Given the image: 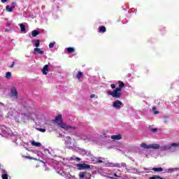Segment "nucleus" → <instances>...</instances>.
I'll return each instance as SVG.
<instances>
[{"label":"nucleus","instance_id":"0eeeda50","mask_svg":"<svg viewBox=\"0 0 179 179\" xmlns=\"http://www.w3.org/2000/svg\"><path fill=\"white\" fill-rule=\"evenodd\" d=\"M121 106H122V102L120 100H116L113 104V107L117 108V110L121 108Z\"/></svg>","mask_w":179,"mask_h":179},{"label":"nucleus","instance_id":"e433bc0d","mask_svg":"<svg viewBox=\"0 0 179 179\" xmlns=\"http://www.w3.org/2000/svg\"><path fill=\"white\" fill-rule=\"evenodd\" d=\"M75 158H76L75 156H73L70 158V160L71 161L75 160Z\"/></svg>","mask_w":179,"mask_h":179},{"label":"nucleus","instance_id":"ea45409f","mask_svg":"<svg viewBox=\"0 0 179 179\" xmlns=\"http://www.w3.org/2000/svg\"><path fill=\"white\" fill-rule=\"evenodd\" d=\"M98 163H103V161L102 160H99Z\"/></svg>","mask_w":179,"mask_h":179},{"label":"nucleus","instance_id":"f8f14e48","mask_svg":"<svg viewBox=\"0 0 179 179\" xmlns=\"http://www.w3.org/2000/svg\"><path fill=\"white\" fill-rule=\"evenodd\" d=\"M40 34V31L38 30H33L31 32L32 37H36V36H38Z\"/></svg>","mask_w":179,"mask_h":179},{"label":"nucleus","instance_id":"7ed1b4c3","mask_svg":"<svg viewBox=\"0 0 179 179\" xmlns=\"http://www.w3.org/2000/svg\"><path fill=\"white\" fill-rule=\"evenodd\" d=\"M141 148H143V149H160V145L159 144H150L148 145L145 143L141 144Z\"/></svg>","mask_w":179,"mask_h":179},{"label":"nucleus","instance_id":"4c0bfd02","mask_svg":"<svg viewBox=\"0 0 179 179\" xmlns=\"http://www.w3.org/2000/svg\"><path fill=\"white\" fill-rule=\"evenodd\" d=\"M1 1L2 2V3H5V2H8V0H1Z\"/></svg>","mask_w":179,"mask_h":179},{"label":"nucleus","instance_id":"7c9ffc66","mask_svg":"<svg viewBox=\"0 0 179 179\" xmlns=\"http://www.w3.org/2000/svg\"><path fill=\"white\" fill-rule=\"evenodd\" d=\"M41 132H45V129H38Z\"/></svg>","mask_w":179,"mask_h":179},{"label":"nucleus","instance_id":"2eb2a0df","mask_svg":"<svg viewBox=\"0 0 179 179\" xmlns=\"http://www.w3.org/2000/svg\"><path fill=\"white\" fill-rule=\"evenodd\" d=\"M76 78L78 80L82 79V78H83V73H82L81 71H78L77 75H76Z\"/></svg>","mask_w":179,"mask_h":179},{"label":"nucleus","instance_id":"bb28decb","mask_svg":"<svg viewBox=\"0 0 179 179\" xmlns=\"http://www.w3.org/2000/svg\"><path fill=\"white\" fill-rule=\"evenodd\" d=\"M124 86H125V84H124L123 82H120V84H119V87L122 89V87H124Z\"/></svg>","mask_w":179,"mask_h":179},{"label":"nucleus","instance_id":"6e6552de","mask_svg":"<svg viewBox=\"0 0 179 179\" xmlns=\"http://www.w3.org/2000/svg\"><path fill=\"white\" fill-rule=\"evenodd\" d=\"M10 93H11V96H13V97H15V99H17V90H16L15 87H12L11 90H10Z\"/></svg>","mask_w":179,"mask_h":179},{"label":"nucleus","instance_id":"f03ea898","mask_svg":"<svg viewBox=\"0 0 179 179\" xmlns=\"http://www.w3.org/2000/svg\"><path fill=\"white\" fill-rule=\"evenodd\" d=\"M122 90V88H120V87L115 88L113 91H108V94L109 96H112V97H114V99H120L121 97V92Z\"/></svg>","mask_w":179,"mask_h":179},{"label":"nucleus","instance_id":"20e7f679","mask_svg":"<svg viewBox=\"0 0 179 179\" xmlns=\"http://www.w3.org/2000/svg\"><path fill=\"white\" fill-rule=\"evenodd\" d=\"M76 167L78 170H89V169H91L90 165L83 163V164H77Z\"/></svg>","mask_w":179,"mask_h":179},{"label":"nucleus","instance_id":"412c9836","mask_svg":"<svg viewBox=\"0 0 179 179\" xmlns=\"http://www.w3.org/2000/svg\"><path fill=\"white\" fill-rule=\"evenodd\" d=\"M33 43L35 45V47H36V48L38 47H40V41L39 40L33 41Z\"/></svg>","mask_w":179,"mask_h":179},{"label":"nucleus","instance_id":"f257e3e1","mask_svg":"<svg viewBox=\"0 0 179 179\" xmlns=\"http://www.w3.org/2000/svg\"><path fill=\"white\" fill-rule=\"evenodd\" d=\"M53 122L57 124V125L64 129L65 131H69V129H76V127L67 125L66 124L62 122V115L59 114L57 116L55 117L54 120H52Z\"/></svg>","mask_w":179,"mask_h":179},{"label":"nucleus","instance_id":"2f4dec72","mask_svg":"<svg viewBox=\"0 0 179 179\" xmlns=\"http://www.w3.org/2000/svg\"><path fill=\"white\" fill-rule=\"evenodd\" d=\"M110 87H111V89H115V84H111Z\"/></svg>","mask_w":179,"mask_h":179},{"label":"nucleus","instance_id":"a19ab883","mask_svg":"<svg viewBox=\"0 0 179 179\" xmlns=\"http://www.w3.org/2000/svg\"><path fill=\"white\" fill-rule=\"evenodd\" d=\"M68 139H71V137L70 136H67L66 137Z\"/></svg>","mask_w":179,"mask_h":179},{"label":"nucleus","instance_id":"c9c22d12","mask_svg":"<svg viewBox=\"0 0 179 179\" xmlns=\"http://www.w3.org/2000/svg\"><path fill=\"white\" fill-rule=\"evenodd\" d=\"M152 132H156L157 131V129L156 128L152 129Z\"/></svg>","mask_w":179,"mask_h":179},{"label":"nucleus","instance_id":"a878e982","mask_svg":"<svg viewBox=\"0 0 179 179\" xmlns=\"http://www.w3.org/2000/svg\"><path fill=\"white\" fill-rule=\"evenodd\" d=\"M55 45V42L50 43L49 44V48H54V45Z\"/></svg>","mask_w":179,"mask_h":179},{"label":"nucleus","instance_id":"ddd939ff","mask_svg":"<svg viewBox=\"0 0 179 179\" xmlns=\"http://www.w3.org/2000/svg\"><path fill=\"white\" fill-rule=\"evenodd\" d=\"M41 72L43 73V75H47V73H48V72H50V68H43L41 70Z\"/></svg>","mask_w":179,"mask_h":179},{"label":"nucleus","instance_id":"9b49d317","mask_svg":"<svg viewBox=\"0 0 179 179\" xmlns=\"http://www.w3.org/2000/svg\"><path fill=\"white\" fill-rule=\"evenodd\" d=\"M114 177H110V179H122V176H121V174L117 175V173L113 174Z\"/></svg>","mask_w":179,"mask_h":179},{"label":"nucleus","instance_id":"dca6fc26","mask_svg":"<svg viewBox=\"0 0 179 179\" xmlns=\"http://www.w3.org/2000/svg\"><path fill=\"white\" fill-rule=\"evenodd\" d=\"M99 33H106V27H104V26L99 27Z\"/></svg>","mask_w":179,"mask_h":179},{"label":"nucleus","instance_id":"72a5a7b5","mask_svg":"<svg viewBox=\"0 0 179 179\" xmlns=\"http://www.w3.org/2000/svg\"><path fill=\"white\" fill-rule=\"evenodd\" d=\"M94 97H96V95L94 94L90 95V99H94Z\"/></svg>","mask_w":179,"mask_h":179},{"label":"nucleus","instance_id":"5701e85b","mask_svg":"<svg viewBox=\"0 0 179 179\" xmlns=\"http://www.w3.org/2000/svg\"><path fill=\"white\" fill-rule=\"evenodd\" d=\"M6 9L7 12H13V8L9 6H6Z\"/></svg>","mask_w":179,"mask_h":179},{"label":"nucleus","instance_id":"39448f33","mask_svg":"<svg viewBox=\"0 0 179 179\" xmlns=\"http://www.w3.org/2000/svg\"><path fill=\"white\" fill-rule=\"evenodd\" d=\"M177 146H179V143H171L169 144V145H163L162 147H161V150H170V149H171V148H177Z\"/></svg>","mask_w":179,"mask_h":179},{"label":"nucleus","instance_id":"473e14b6","mask_svg":"<svg viewBox=\"0 0 179 179\" xmlns=\"http://www.w3.org/2000/svg\"><path fill=\"white\" fill-rule=\"evenodd\" d=\"M75 160H76V162H80L81 159L79 158V157H76V158H75Z\"/></svg>","mask_w":179,"mask_h":179},{"label":"nucleus","instance_id":"aec40b11","mask_svg":"<svg viewBox=\"0 0 179 179\" xmlns=\"http://www.w3.org/2000/svg\"><path fill=\"white\" fill-rule=\"evenodd\" d=\"M20 27L22 33H24V31H26V27L24 26V24H20Z\"/></svg>","mask_w":179,"mask_h":179},{"label":"nucleus","instance_id":"4468645a","mask_svg":"<svg viewBox=\"0 0 179 179\" xmlns=\"http://www.w3.org/2000/svg\"><path fill=\"white\" fill-rule=\"evenodd\" d=\"M32 146H35L36 148H40L41 146V143H37L36 141L31 142Z\"/></svg>","mask_w":179,"mask_h":179},{"label":"nucleus","instance_id":"c85d7f7f","mask_svg":"<svg viewBox=\"0 0 179 179\" xmlns=\"http://www.w3.org/2000/svg\"><path fill=\"white\" fill-rule=\"evenodd\" d=\"M15 6H16V3H15V2L11 3V7H12L13 9H15Z\"/></svg>","mask_w":179,"mask_h":179},{"label":"nucleus","instance_id":"f704fd0d","mask_svg":"<svg viewBox=\"0 0 179 179\" xmlns=\"http://www.w3.org/2000/svg\"><path fill=\"white\" fill-rule=\"evenodd\" d=\"M15 66V62H13V64L10 65V68H13Z\"/></svg>","mask_w":179,"mask_h":179},{"label":"nucleus","instance_id":"4be33fe9","mask_svg":"<svg viewBox=\"0 0 179 179\" xmlns=\"http://www.w3.org/2000/svg\"><path fill=\"white\" fill-rule=\"evenodd\" d=\"M152 112L155 115L160 114V112L156 110V106L152 107Z\"/></svg>","mask_w":179,"mask_h":179},{"label":"nucleus","instance_id":"cd10ccee","mask_svg":"<svg viewBox=\"0 0 179 179\" xmlns=\"http://www.w3.org/2000/svg\"><path fill=\"white\" fill-rule=\"evenodd\" d=\"M24 158L29 159V160H34V158L33 157H30V156H25Z\"/></svg>","mask_w":179,"mask_h":179},{"label":"nucleus","instance_id":"a211bd4d","mask_svg":"<svg viewBox=\"0 0 179 179\" xmlns=\"http://www.w3.org/2000/svg\"><path fill=\"white\" fill-rule=\"evenodd\" d=\"M152 171L160 173V171H163V168H162V167H159V168H152Z\"/></svg>","mask_w":179,"mask_h":179},{"label":"nucleus","instance_id":"c756f323","mask_svg":"<svg viewBox=\"0 0 179 179\" xmlns=\"http://www.w3.org/2000/svg\"><path fill=\"white\" fill-rule=\"evenodd\" d=\"M12 24V22H7L6 24V27H9V26H10Z\"/></svg>","mask_w":179,"mask_h":179},{"label":"nucleus","instance_id":"f3484780","mask_svg":"<svg viewBox=\"0 0 179 179\" xmlns=\"http://www.w3.org/2000/svg\"><path fill=\"white\" fill-rule=\"evenodd\" d=\"M66 50L69 54L75 52V48H66Z\"/></svg>","mask_w":179,"mask_h":179},{"label":"nucleus","instance_id":"58836bf2","mask_svg":"<svg viewBox=\"0 0 179 179\" xmlns=\"http://www.w3.org/2000/svg\"><path fill=\"white\" fill-rule=\"evenodd\" d=\"M43 68H49V66L48 64L45 65Z\"/></svg>","mask_w":179,"mask_h":179},{"label":"nucleus","instance_id":"1a4fd4ad","mask_svg":"<svg viewBox=\"0 0 179 179\" xmlns=\"http://www.w3.org/2000/svg\"><path fill=\"white\" fill-rule=\"evenodd\" d=\"M110 138L113 141H120V139H122V136L121 134L113 135Z\"/></svg>","mask_w":179,"mask_h":179},{"label":"nucleus","instance_id":"423d86ee","mask_svg":"<svg viewBox=\"0 0 179 179\" xmlns=\"http://www.w3.org/2000/svg\"><path fill=\"white\" fill-rule=\"evenodd\" d=\"M79 178L92 179V173L87 172H80L79 173Z\"/></svg>","mask_w":179,"mask_h":179},{"label":"nucleus","instance_id":"79ce46f5","mask_svg":"<svg viewBox=\"0 0 179 179\" xmlns=\"http://www.w3.org/2000/svg\"><path fill=\"white\" fill-rule=\"evenodd\" d=\"M114 166H117V165H114Z\"/></svg>","mask_w":179,"mask_h":179},{"label":"nucleus","instance_id":"6ab92c4d","mask_svg":"<svg viewBox=\"0 0 179 179\" xmlns=\"http://www.w3.org/2000/svg\"><path fill=\"white\" fill-rule=\"evenodd\" d=\"M148 179H164L162 178L160 176L154 175L153 176L150 177Z\"/></svg>","mask_w":179,"mask_h":179},{"label":"nucleus","instance_id":"9d476101","mask_svg":"<svg viewBox=\"0 0 179 179\" xmlns=\"http://www.w3.org/2000/svg\"><path fill=\"white\" fill-rule=\"evenodd\" d=\"M34 54H41V55H43L44 54V51L38 48H36L34 50Z\"/></svg>","mask_w":179,"mask_h":179},{"label":"nucleus","instance_id":"b1692460","mask_svg":"<svg viewBox=\"0 0 179 179\" xmlns=\"http://www.w3.org/2000/svg\"><path fill=\"white\" fill-rule=\"evenodd\" d=\"M12 77V73L9 71H8L6 73V79H9L10 78Z\"/></svg>","mask_w":179,"mask_h":179},{"label":"nucleus","instance_id":"393cba45","mask_svg":"<svg viewBox=\"0 0 179 179\" xmlns=\"http://www.w3.org/2000/svg\"><path fill=\"white\" fill-rule=\"evenodd\" d=\"M1 178H3V179H9V178H8V175L6 173L3 174L1 176Z\"/></svg>","mask_w":179,"mask_h":179}]
</instances>
